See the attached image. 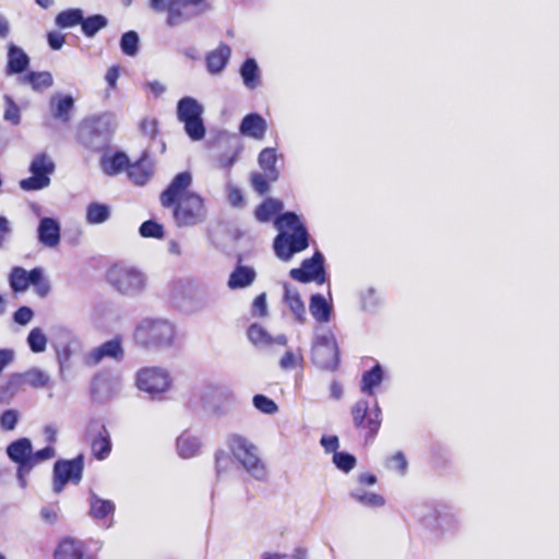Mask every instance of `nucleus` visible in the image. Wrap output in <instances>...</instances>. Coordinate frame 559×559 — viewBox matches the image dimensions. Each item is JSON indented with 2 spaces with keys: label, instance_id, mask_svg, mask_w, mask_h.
Here are the masks:
<instances>
[{
  "label": "nucleus",
  "instance_id": "25",
  "mask_svg": "<svg viewBox=\"0 0 559 559\" xmlns=\"http://www.w3.org/2000/svg\"><path fill=\"white\" fill-rule=\"evenodd\" d=\"M119 389V382L115 379L97 376L92 382V396L97 402H106L111 399Z\"/></svg>",
  "mask_w": 559,
  "mask_h": 559
},
{
  "label": "nucleus",
  "instance_id": "35",
  "mask_svg": "<svg viewBox=\"0 0 559 559\" xmlns=\"http://www.w3.org/2000/svg\"><path fill=\"white\" fill-rule=\"evenodd\" d=\"M20 84L26 85L29 84L32 90L35 92H41L43 90H47L52 86L53 78L50 72L41 71V72H28L25 75H22L17 79Z\"/></svg>",
  "mask_w": 559,
  "mask_h": 559
},
{
  "label": "nucleus",
  "instance_id": "22",
  "mask_svg": "<svg viewBox=\"0 0 559 559\" xmlns=\"http://www.w3.org/2000/svg\"><path fill=\"white\" fill-rule=\"evenodd\" d=\"M55 559H93L85 550L83 542L64 538L55 551Z\"/></svg>",
  "mask_w": 559,
  "mask_h": 559
},
{
  "label": "nucleus",
  "instance_id": "11",
  "mask_svg": "<svg viewBox=\"0 0 559 559\" xmlns=\"http://www.w3.org/2000/svg\"><path fill=\"white\" fill-rule=\"evenodd\" d=\"M353 424L357 429H366L370 437H374L381 426L382 412L376 401L370 407L367 400H358L350 408Z\"/></svg>",
  "mask_w": 559,
  "mask_h": 559
},
{
  "label": "nucleus",
  "instance_id": "50",
  "mask_svg": "<svg viewBox=\"0 0 559 559\" xmlns=\"http://www.w3.org/2000/svg\"><path fill=\"white\" fill-rule=\"evenodd\" d=\"M120 48L127 56H135L139 50V35L134 31L124 33L120 40Z\"/></svg>",
  "mask_w": 559,
  "mask_h": 559
},
{
  "label": "nucleus",
  "instance_id": "20",
  "mask_svg": "<svg viewBox=\"0 0 559 559\" xmlns=\"http://www.w3.org/2000/svg\"><path fill=\"white\" fill-rule=\"evenodd\" d=\"M39 275L40 267H35L27 272L21 266H14L9 276L10 287L14 293L26 292L33 282H36Z\"/></svg>",
  "mask_w": 559,
  "mask_h": 559
},
{
  "label": "nucleus",
  "instance_id": "61",
  "mask_svg": "<svg viewBox=\"0 0 559 559\" xmlns=\"http://www.w3.org/2000/svg\"><path fill=\"white\" fill-rule=\"evenodd\" d=\"M33 317L34 311L26 306L19 308L13 314L14 321L21 325H26L27 323H29Z\"/></svg>",
  "mask_w": 559,
  "mask_h": 559
},
{
  "label": "nucleus",
  "instance_id": "49",
  "mask_svg": "<svg viewBox=\"0 0 559 559\" xmlns=\"http://www.w3.org/2000/svg\"><path fill=\"white\" fill-rule=\"evenodd\" d=\"M47 336L40 328H34L27 335V344L33 353H43L47 347Z\"/></svg>",
  "mask_w": 559,
  "mask_h": 559
},
{
  "label": "nucleus",
  "instance_id": "8",
  "mask_svg": "<svg viewBox=\"0 0 559 559\" xmlns=\"http://www.w3.org/2000/svg\"><path fill=\"white\" fill-rule=\"evenodd\" d=\"M420 522L437 538L451 536L460 528L457 516L444 506L428 508L420 516Z\"/></svg>",
  "mask_w": 559,
  "mask_h": 559
},
{
  "label": "nucleus",
  "instance_id": "38",
  "mask_svg": "<svg viewBox=\"0 0 559 559\" xmlns=\"http://www.w3.org/2000/svg\"><path fill=\"white\" fill-rule=\"evenodd\" d=\"M111 209L109 205L99 202H91L86 206L85 221L90 225H99L110 218Z\"/></svg>",
  "mask_w": 559,
  "mask_h": 559
},
{
  "label": "nucleus",
  "instance_id": "41",
  "mask_svg": "<svg viewBox=\"0 0 559 559\" xmlns=\"http://www.w3.org/2000/svg\"><path fill=\"white\" fill-rule=\"evenodd\" d=\"M26 386L43 389L48 385L50 377L39 368H31L21 372Z\"/></svg>",
  "mask_w": 559,
  "mask_h": 559
},
{
  "label": "nucleus",
  "instance_id": "18",
  "mask_svg": "<svg viewBox=\"0 0 559 559\" xmlns=\"http://www.w3.org/2000/svg\"><path fill=\"white\" fill-rule=\"evenodd\" d=\"M248 338L260 349H271L275 345L286 346L287 337L285 334L271 335L262 325L251 324L248 329Z\"/></svg>",
  "mask_w": 559,
  "mask_h": 559
},
{
  "label": "nucleus",
  "instance_id": "14",
  "mask_svg": "<svg viewBox=\"0 0 559 559\" xmlns=\"http://www.w3.org/2000/svg\"><path fill=\"white\" fill-rule=\"evenodd\" d=\"M289 275L293 280L301 283L323 284L326 280L323 254L317 251L310 259L302 262L301 267L292 269Z\"/></svg>",
  "mask_w": 559,
  "mask_h": 559
},
{
  "label": "nucleus",
  "instance_id": "48",
  "mask_svg": "<svg viewBox=\"0 0 559 559\" xmlns=\"http://www.w3.org/2000/svg\"><path fill=\"white\" fill-rule=\"evenodd\" d=\"M304 356L300 349L292 350L288 349L282 356L278 361V366L282 370H292L298 367H302Z\"/></svg>",
  "mask_w": 559,
  "mask_h": 559
},
{
  "label": "nucleus",
  "instance_id": "3",
  "mask_svg": "<svg viewBox=\"0 0 559 559\" xmlns=\"http://www.w3.org/2000/svg\"><path fill=\"white\" fill-rule=\"evenodd\" d=\"M107 281L120 295L126 297H139L145 293L148 284L147 275L139 267L117 263L107 271Z\"/></svg>",
  "mask_w": 559,
  "mask_h": 559
},
{
  "label": "nucleus",
  "instance_id": "21",
  "mask_svg": "<svg viewBox=\"0 0 559 559\" xmlns=\"http://www.w3.org/2000/svg\"><path fill=\"white\" fill-rule=\"evenodd\" d=\"M267 130L266 120L259 114H249L245 116L239 126V132L254 140H262Z\"/></svg>",
  "mask_w": 559,
  "mask_h": 559
},
{
  "label": "nucleus",
  "instance_id": "43",
  "mask_svg": "<svg viewBox=\"0 0 559 559\" xmlns=\"http://www.w3.org/2000/svg\"><path fill=\"white\" fill-rule=\"evenodd\" d=\"M56 25L61 28H70L76 25H81L83 22V11L81 9H69L60 12L56 16Z\"/></svg>",
  "mask_w": 559,
  "mask_h": 559
},
{
  "label": "nucleus",
  "instance_id": "45",
  "mask_svg": "<svg viewBox=\"0 0 559 559\" xmlns=\"http://www.w3.org/2000/svg\"><path fill=\"white\" fill-rule=\"evenodd\" d=\"M108 24L107 19L102 14H95L88 16L87 19L83 17V22H81L82 32L86 37H93L96 35L98 31L106 27Z\"/></svg>",
  "mask_w": 559,
  "mask_h": 559
},
{
  "label": "nucleus",
  "instance_id": "12",
  "mask_svg": "<svg viewBox=\"0 0 559 559\" xmlns=\"http://www.w3.org/2000/svg\"><path fill=\"white\" fill-rule=\"evenodd\" d=\"M83 468L82 454L72 460L57 461L53 465V491L60 493L68 483L78 485L82 479Z\"/></svg>",
  "mask_w": 559,
  "mask_h": 559
},
{
  "label": "nucleus",
  "instance_id": "33",
  "mask_svg": "<svg viewBox=\"0 0 559 559\" xmlns=\"http://www.w3.org/2000/svg\"><path fill=\"white\" fill-rule=\"evenodd\" d=\"M309 311L317 322L328 323L331 319L333 307L322 295L316 294L310 298Z\"/></svg>",
  "mask_w": 559,
  "mask_h": 559
},
{
  "label": "nucleus",
  "instance_id": "34",
  "mask_svg": "<svg viewBox=\"0 0 559 559\" xmlns=\"http://www.w3.org/2000/svg\"><path fill=\"white\" fill-rule=\"evenodd\" d=\"M32 450L33 447L31 440L27 438H21L8 445L7 454L17 464H28Z\"/></svg>",
  "mask_w": 559,
  "mask_h": 559
},
{
  "label": "nucleus",
  "instance_id": "30",
  "mask_svg": "<svg viewBox=\"0 0 559 559\" xmlns=\"http://www.w3.org/2000/svg\"><path fill=\"white\" fill-rule=\"evenodd\" d=\"M239 73L247 90L253 91L261 85V71L253 58H248L243 61Z\"/></svg>",
  "mask_w": 559,
  "mask_h": 559
},
{
  "label": "nucleus",
  "instance_id": "23",
  "mask_svg": "<svg viewBox=\"0 0 559 559\" xmlns=\"http://www.w3.org/2000/svg\"><path fill=\"white\" fill-rule=\"evenodd\" d=\"M231 48L226 44H219L206 55V69L211 74H221L229 62Z\"/></svg>",
  "mask_w": 559,
  "mask_h": 559
},
{
  "label": "nucleus",
  "instance_id": "10",
  "mask_svg": "<svg viewBox=\"0 0 559 559\" xmlns=\"http://www.w3.org/2000/svg\"><path fill=\"white\" fill-rule=\"evenodd\" d=\"M55 168V163L48 154L35 155L29 165L32 176L20 181L21 189L36 191L47 188L50 185V175L53 174Z\"/></svg>",
  "mask_w": 559,
  "mask_h": 559
},
{
  "label": "nucleus",
  "instance_id": "56",
  "mask_svg": "<svg viewBox=\"0 0 559 559\" xmlns=\"http://www.w3.org/2000/svg\"><path fill=\"white\" fill-rule=\"evenodd\" d=\"M386 467L391 471L400 473L401 475H404L407 469V461L405 455L401 451L394 453L388 457Z\"/></svg>",
  "mask_w": 559,
  "mask_h": 559
},
{
  "label": "nucleus",
  "instance_id": "4",
  "mask_svg": "<svg viewBox=\"0 0 559 559\" xmlns=\"http://www.w3.org/2000/svg\"><path fill=\"white\" fill-rule=\"evenodd\" d=\"M133 337L145 348L169 347L175 340V326L163 318H144L135 326Z\"/></svg>",
  "mask_w": 559,
  "mask_h": 559
},
{
  "label": "nucleus",
  "instance_id": "51",
  "mask_svg": "<svg viewBox=\"0 0 559 559\" xmlns=\"http://www.w3.org/2000/svg\"><path fill=\"white\" fill-rule=\"evenodd\" d=\"M185 124V131L189 138L193 141H200L205 135V127L203 123L202 116L192 120L182 122Z\"/></svg>",
  "mask_w": 559,
  "mask_h": 559
},
{
  "label": "nucleus",
  "instance_id": "42",
  "mask_svg": "<svg viewBox=\"0 0 559 559\" xmlns=\"http://www.w3.org/2000/svg\"><path fill=\"white\" fill-rule=\"evenodd\" d=\"M383 379V371L380 365H376L371 370L366 371L361 379V391L373 394V389L380 385Z\"/></svg>",
  "mask_w": 559,
  "mask_h": 559
},
{
  "label": "nucleus",
  "instance_id": "57",
  "mask_svg": "<svg viewBox=\"0 0 559 559\" xmlns=\"http://www.w3.org/2000/svg\"><path fill=\"white\" fill-rule=\"evenodd\" d=\"M24 379L21 372H15L9 376L5 382V390L9 391V394L13 399L20 391L25 389Z\"/></svg>",
  "mask_w": 559,
  "mask_h": 559
},
{
  "label": "nucleus",
  "instance_id": "5",
  "mask_svg": "<svg viewBox=\"0 0 559 559\" xmlns=\"http://www.w3.org/2000/svg\"><path fill=\"white\" fill-rule=\"evenodd\" d=\"M227 447L235 460L253 478L263 480L267 472L260 459L258 447L247 437L239 433H231L226 440Z\"/></svg>",
  "mask_w": 559,
  "mask_h": 559
},
{
  "label": "nucleus",
  "instance_id": "62",
  "mask_svg": "<svg viewBox=\"0 0 559 559\" xmlns=\"http://www.w3.org/2000/svg\"><path fill=\"white\" fill-rule=\"evenodd\" d=\"M267 181H270V180L266 178L265 173L263 175L262 174H253L251 177L252 186H253L254 190L257 192H259L260 194H264L265 192L269 191Z\"/></svg>",
  "mask_w": 559,
  "mask_h": 559
},
{
  "label": "nucleus",
  "instance_id": "55",
  "mask_svg": "<svg viewBox=\"0 0 559 559\" xmlns=\"http://www.w3.org/2000/svg\"><path fill=\"white\" fill-rule=\"evenodd\" d=\"M140 234L145 238L152 237L159 239L164 236V227L154 221H146L140 226Z\"/></svg>",
  "mask_w": 559,
  "mask_h": 559
},
{
  "label": "nucleus",
  "instance_id": "37",
  "mask_svg": "<svg viewBox=\"0 0 559 559\" xmlns=\"http://www.w3.org/2000/svg\"><path fill=\"white\" fill-rule=\"evenodd\" d=\"M260 167L265 173L266 178L270 181H276L280 176V171L276 168L277 154L276 150L273 147L263 148L258 158Z\"/></svg>",
  "mask_w": 559,
  "mask_h": 559
},
{
  "label": "nucleus",
  "instance_id": "19",
  "mask_svg": "<svg viewBox=\"0 0 559 559\" xmlns=\"http://www.w3.org/2000/svg\"><path fill=\"white\" fill-rule=\"evenodd\" d=\"M60 224L55 218H41L37 228L39 242L47 248H56L60 242Z\"/></svg>",
  "mask_w": 559,
  "mask_h": 559
},
{
  "label": "nucleus",
  "instance_id": "53",
  "mask_svg": "<svg viewBox=\"0 0 559 559\" xmlns=\"http://www.w3.org/2000/svg\"><path fill=\"white\" fill-rule=\"evenodd\" d=\"M253 406L263 414L272 415L278 409L276 403L263 394H257L252 399Z\"/></svg>",
  "mask_w": 559,
  "mask_h": 559
},
{
  "label": "nucleus",
  "instance_id": "6",
  "mask_svg": "<svg viewBox=\"0 0 559 559\" xmlns=\"http://www.w3.org/2000/svg\"><path fill=\"white\" fill-rule=\"evenodd\" d=\"M173 215L178 227L201 225L207 218L205 201L200 194L188 192L176 203Z\"/></svg>",
  "mask_w": 559,
  "mask_h": 559
},
{
  "label": "nucleus",
  "instance_id": "29",
  "mask_svg": "<svg viewBox=\"0 0 559 559\" xmlns=\"http://www.w3.org/2000/svg\"><path fill=\"white\" fill-rule=\"evenodd\" d=\"M73 107L74 99L70 95L56 94L50 99L52 116L62 122H68L70 120Z\"/></svg>",
  "mask_w": 559,
  "mask_h": 559
},
{
  "label": "nucleus",
  "instance_id": "15",
  "mask_svg": "<svg viewBox=\"0 0 559 559\" xmlns=\"http://www.w3.org/2000/svg\"><path fill=\"white\" fill-rule=\"evenodd\" d=\"M106 358L121 360L123 358V348L119 338H114L91 349L84 357V362L88 366H96Z\"/></svg>",
  "mask_w": 559,
  "mask_h": 559
},
{
  "label": "nucleus",
  "instance_id": "47",
  "mask_svg": "<svg viewBox=\"0 0 559 559\" xmlns=\"http://www.w3.org/2000/svg\"><path fill=\"white\" fill-rule=\"evenodd\" d=\"M216 304L215 294L206 288L199 289L195 293L192 310L201 311L212 309Z\"/></svg>",
  "mask_w": 559,
  "mask_h": 559
},
{
  "label": "nucleus",
  "instance_id": "28",
  "mask_svg": "<svg viewBox=\"0 0 559 559\" xmlns=\"http://www.w3.org/2000/svg\"><path fill=\"white\" fill-rule=\"evenodd\" d=\"M284 300L292 311L295 320L305 323L307 320L306 307L298 290L287 284L284 285Z\"/></svg>",
  "mask_w": 559,
  "mask_h": 559
},
{
  "label": "nucleus",
  "instance_id": "13",
  "mask_svg": "<svg viewBox=\"0 0 559 559\" xmlns=\"http://www.w3.org/2000/svg\"><path fill=\"white\" fill-rule=\"evenodd\" d=\"M85 437L95 459L103 461L109 456L112 448L110 433L102 419L93 418L88 421Z\"/></svg>",
  "mask_w": 559,
  "mask_h": 559
},
{
  "label": "nucleus",
  "instance_id": "2",
  "mask_svg": "<svg viewBox=\"0 0 559 559\" xmlns=\"http://www.w3.org/2000/svg\"><path fill=\"white\" fill-rule=\"evenodd\" d=\"M150 8L166 13L167 26L177 27L205 13L210 4L207 0H150Z\"/></svg>",
  "mask_w": 559,
  "mask_h": 559
},
{
  "label": "nucleus",
  "instance_id": "46",
  "mask_svg": "<svg viewBox=\"0 0 559 559\" xmlns=\"http://www.w3.org/2000/svg\"><path fill=\"white\" fill-rule=\"evenodd\" d=\"M282 202L274 199H267L257 209L255 217L260 222H269L277 212L282 210Z\"/></svg>",
  "mask_w": 559,
  "mask_h": 559
},
{
  "label": "nucleus",
  "instance_id": "52",
  "mask_svg": "<svg viewBox=\"0 0 559 559\" xmlns=\"http://www.w3.org/2000/svg\"><path fill=\"white\" fill-rule=\"evenodd\" d=\"M5 110L3 114V119L10 122L13 126H17L21 123V110L19 106L15 104L13 98L9 95L3 96Z\"/></svg>",
  "mask_w": 559,
  "mask_h": 559
},
{
  "label": "nucleus",
  "instance_id": "60",
  "mask_svg": "<svg viewBox=\"0 0 559 559\" xmlns=\"http://www.w3.org/2000/svg\"><path fill=\"white\" fill-rule=\"evenodd\" d=\"M19 420V413L15 409H8L0 417V426L4 430H13Z\"/></svg>",
  "mask_w": 559,
  "mask_h": 559
},
{
  "label": "nucleus",
  "instance_id": "40",
  "mask_svg": "<svg viewBox=\"0 0 559 559\" xmlns=\"http://www.w3.org/2000/svg\"><path fill=\"white\" fill-rule=\"evenodd\" d=\"M350 497L360 504L370 508H379L384 506L385 503V500L382 496L371 491H367L364 488H356L352 490Z\"/></svg>",
  "mask_w": 559,
  "mask_h": 559
},
{
  "label": "nucleus",
  "instance_id": "32",
  "mask_svg": "<svg viewBox=\"0 0 559 559\" xmlns=\"http://www.w3.org/2000/svg\"><path fill=\"white\" fill-rule=\"evenodd\" d=\"M257 273L254 269L246 265H237L228 278V287L230 289H239L249 287L255 280Z\"/></svg>",
  "mask_w": 559,
  "mask_h": 559
},
{
  "label": "nucleus",
  "instance_id": "63",
  "mask_svg": "<svg viewBox=\"0 0 559 559\" xmlns=\"http://www.w3.org/2000/svg\"><path fill=\"white\" fill-rule=\"evenodd\" d=\"M32 286H34L36 294L40 297H46L50 292V285L49 282L44 278L43 269H40V275L36 282H33Z\"/></svg>",
  "mask_w": 559,
  "mask_h": 559
},
{
  "label": "nucleus",
  "instance_id": "26",
  "mask_svg": "<svg viewBox=\"0 0 559 559\" xmlns=\"http://www.w3.org/2000/svg\"><path fill=\"white\" fill-rule=\"evenodd\" d=\"M29 66V58L26 52L14 44L8 48V63L5 72L8 75L21 74Z\"/></svg>",
  "mask_w": 559,
  "mask_h": 559
},
{
  "label": "nucleus",
  "instance_id": "64",
  "mask_svg": "<svg viewBox=\"0 0 559 559\" xmlns=\"http://www.w3.org/2000/svg\"><path fill=\"white\" fill-rule=\"evenodd\" d=\"M252 311L253 313L260 316V317H265L266 313H267V306H266V296L265 294H260L258 295L254 300H253V304H252Z\"/></svg>",
  "mask_w": 559,
  "mask_h": 559
},
{
  "label": "nucleus",
  "instance_id": "9",
  "mask_svg": "<svg viewBox=\"0 0 559 559\" xmlns=\"http://www.w3.org/2000/svg\"><path fill=\"white\" fill-rule=\"evenodd\" d=\"M173 385L170 372L163 367H145L136 372V386L152 397L168 392Z\"/></svg>",
  "mask_w": 559,
  "mask_h": 559
},
{
  "label": "nucleus",
  "instance_id": "24",
  "mask_svg": "<svg viewBox=\"0 0 559 559\" xmlns=\"http://www.w3.org/2000/svg\"><path fill=\"white\" fill-rule=\"evenodd\" d=\"M202 442L199 436L183 431L176 440L177 454L185 460L199 455Z\"/></svg>",
  "mask_w": 559,
  "mask_h": 559
},
{
  "label": "nucleus",
  "instance_id": "1",
  "mask_svg": "<svg viewBox=\"0 0 559 559\" xmlns=\"http://www.w3.org/2000/svg\"><path fill=\"white\" fill-rule=\"evenodd\" d=\"M275 226L280 234L274 239L273 247L281 260L288 261L295 253L309 246L307 228L294 212H286L278 216Z\"/></svg>",
  "mask_w": 559,
  "mask_h": 559
},
{
  "label": "nucleus",
  "instance_id": "31",
  "mask_svg": "<svg viewBox=\"0 0 559 559\" xmlns=\"http://www.w3.org/2000/svg\"><path fill=\"white\" fill-rule=\"evenodd\" d=\"M203 111V106L190 96L182 97L177 104V117L180 122L199 118Z\"/></svg>",
  "mask_w": 559,
  "mask_h": 559
},
{
  "label": "nucleus",
  "instance_id": "36",
  "mask_svg": "<svg viewBox=\"0 0 559 559\" xmlns=\"http://www.w3.org/2000/svg\"><path fill=\"white\" fill-rule=\"evenodd\" d=\"M153 175V163L144 155L135 164L129 166V177L138 186L145 185Z\"/></svg>",
  "mask_w": 559,
  "mask_h": 559
},
{
  "label": "nucleus",
  "instance_id": "59",
  "mask_svg": "<svg viewBox=\"0 0 559 559\" xmlns=\"http://www.w3.org/2000/svg\"><path fill=\"white\" fill-rule=\"evenodd\" d=\"M361 304L365 310H373L380 304V297L374 288L368 287L361 292Z\"/></svg>",
  "mask_w": 559,
  "mask_h": 559
},
{
  "label": "nucleus",
  "instance_id": "39",
  "mask_svg": "<svg viewBox=\"0 0 559 559\" xmlns=\"http://www.w3.org/2000/svg\"><path fill=\"white\" fill-rule=\"evenodd\" d=\"M129 166V157L124 153H116L111 156H105L102 159V168L105 174L114 176Z\"/></svg>",
  "mask_w": 559,
  "mask_h": 559
},
{
  "label": "nucleus",
  "instance_id": "58",
  "mask_svg": "<svg viewBox=\"0 0 559 559\" xmlns=\"http://www.w3.org/2000/svg\"><path fill=\"white\" fill-rule=\"evenodd\" d=\"M56 455V450L52 448V447H46L41 450H38L36 452L33 453V451L31 452V456H29V461H28V465H31L32 467L45 462V461H48L52 457H55Z\"/></svg>",
  "mask_w": 559,
  "mask_h": 559
},
{
  "label": "nucleus",
  "instance_id": "54",
  "mask_svg": "<svg viewBox=\"0 0 559 559\" xmlns=\"http://www.w3.org/2000/svg\"><path fill=\"white\" fill-rule=\"evenodd\" d=\"M332 461L338 469L345 473L352 471L356 465L355 456L346 452H335Z\"/></svg>",
  "mask_w": 559,
  "mask_h": 559
},
{
  "label": "nucleus",
  "instance_id": "7",
  "mask_svg": "<svg viewBox=\"0 0 559 559\" xmlns=\"http://www.w3.org/2000/svg\"><path fill=\"white\" fill-rule=\"evenodd\" d=\"M312 362L320 369L335 371L340 365V350L331 331H317L311 348Z\"/></svg>",
  "mask_w": 559,
  "mask_h": 559
},
{
  "label": "nucleus",
  "instance_id": "44",
  "mask_svg": "<svg viewBox=\"0 0 559 559\" xmlns=\"http://www.w3.org/2000/svg\"><path fill=\"white\" fill-rule=\"evenodd\" d=\"M116 118L111 114H103L91 120V128L98 134H110L116 128Z\"/></svg>",
  "mask_w": 559,
  "mask_h": 559
},
{
  "label": "nucleus",
  "instance_id": "27",
  "mask_svg": "<svg viewBox=\"0 0 559 559\" xmlns=\"http://www.w3.org/2000/svg\"><path fill=\"white\" fill-rule=\"evenodd\" d=\"M90 511L88 514L95 520H104L107 518H112L116 506L114 501L108 499H103L94 491L90 492L88 496Z\"/></svg>",
  "mask_w": 559,
  "mask_h": 559
},
{
  "label": "nucleus",
  "instance_id": "17",
  "mask_svg": "<svg viewBox=\"0 0 559 559\" xmlns=\"http://www.w3.org/2000/svg\"><path fill=\"white\" fill-rule=\"evenodd\" d=\"M211 400H224L227 403H231L235 401V394L230 389L221 385H209L205 389L202 395L204 405L211 409L213 415L223 416L227 414V408L212 402Z\"/></svg>",
  "mask_w": 559,
  "mask_h": 559
},
{
  "label": "nucleus",
  "instance_id": "16",
  "mask_svg": "<svg viewBox=\"0 0 559 559\" xmlns=\"http://www.w3.org/2000/svg\"><path fill=\"white\" fill-rule=\"evenodd\" d=\"M192 176L188 171L178 174L170 182L168 188L160 194V203L164 207H169L187 194V189L191 186Z\"/></svg>",
  "mask_w": 559,
  "mask_h": 559
}]
</instances>
